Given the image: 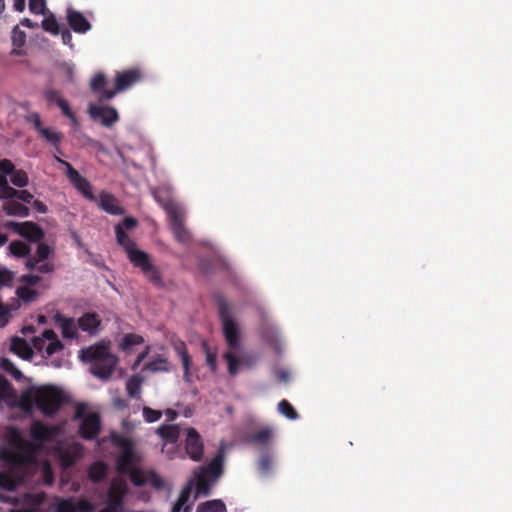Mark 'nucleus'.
Returning a JSON list of instances; mask_svg holds the SVG:
<instances>
[{
	"label": "nucleus",
	"instance_id": "61",
	"mask_svg": "<svg viewBox=\"0 0 512 512\" xmlns=\"http://www.w3.org/2000/svg\"><path fill=\"white\" fill-rule=\"evenodd\" d=\"M148 479V483L157 489H161L164 485L163 480L154 472L148 473Z\"/></svg>",
	"mask_w": 512,
	"mask_h": 512
},
{
	"label": "nucleus",
	"instance_id": "13",
	"mask_svg": "<svg viewBox=\"0 0 512 512\" xmlns=\"http://www.w3.org/2000/svg\"><path fill=\"white\" fill-rule=\"evenodd\" d=\"M185 450L193 461H200L204 452V445L200 434L193 427L186 429Z\"/></svg>",
	"mask_w": 512,
	"mask_h": 512
},
{
	"label": "nucleus",
	"instance_id": "62",
	"mask_svg": "<svg viewBox=\"0 0 512 512\" xmlns=\"http://www.w3.org/2000/svg\"><path fill=\"white\" fill-rule=\"evenodd\" d=\"M77 512H92L94 507L88 500L81 499L76 504Z\"/></svg>",
	"mask_w": 512,
	"mask_h": 512
},
{
	"label": "nucleus",
	"instance_id": "31",
	"mask_svg": "<svg viewBox=\"0 0 512 512\" xmlns=\"http://www.w3.org/2000/svg\"><path fill=\"white\" fill-rule=\"evenodd\" d=\"M16 391L11 382L3 375H0V401H15Z\"/></svg>",
	"mask_w": 512,
	"mask_h": 512
},
{
	"label": "nucleus",
	"instance_id": "39",
	"mask_svg": "<svg viewBox=\"0 0 512 512\" xmlns=\"http://www.w3.org/2000/svg\"><path fill=\"white\" fill-rule=\"evenodd\" d=\"M9 251L16 257H26L30 253V246L23 241H12L9 244Z\"/></svg>",
	"mask_w": 512,
	"mask_h": 512
},
{
	"label": "nucleus",
	"instance_id": "60",
	"mask_svg": "<svg viewBox=\"0 0 512 512\" xmlns=\"http://www.w3.org/2000/svg\"><path fill=\"white\" fill-rule=\"evenodd\" d=\"M14 198H17L24 203L30 204L33 200V195L27 190H16Z\"/></svg>",
	"mask_w": 512,
	"mask_h": 512
},
{
	"label": "nucleus",
	"instance_id": "6",
	"mask_svg": "<svg viewBox=\"0 0 512 512\" xmlns=\"http://www.w3.org/2000/svg\"><path fill=\"white\" fill-rule=\"evenodd\" d=\"M111 441L113 445L121 450V453L116 459V469L120 474H127V472L136 468L138 465V457L135 453L133 442L126 437L116 433L111 434Z\"/></svg>",
	"mask_w": 512,
	"mask_h": 512
},
{
	"label": "nucleus",
	"instance_id": "33",
	"mask_svg": "<svg viewBox=\"0 0 512 512\" xmlns=\"http://www.w3.org/2000/svg\"><path fill=\"white\" fill-rule=\"evenodd\" d=\"M196 512H227V508L222 500L214 499L200 503Z\"/></svg>",
	"mask_w": 512,
	"mask_h": 512
},
{
	"label": "nucleus",
	"instance_id": "10",
	"mask_svg": "<svg viewBox=\"0 0 512 512\" xmlns=\"http://www.w3.org/2000/svg\"><path fill=\"white\" fill-rule=\"evenodd\" d=\"M141 78L142 73L136 68L118 72L115 77L114 89L105 92L104 97L106 99H112L118 92H123L131 88L134 84L139 82Z\"/></svg>",
	"mask_w": 512,
	"mask_h": 512
},
{
	"label": "nucleus",
	"instance_id": "16",
	"mask_svg": "<svg viewBox=\"0 0 512 512\" xmlns=\"http://www.w3.org/2000/svg\"><path fill=\"white\" fill-rule=\"evenodd\" d=\"M59 432L57 425H46L41 421H34L30 429L32 439L38 442H49L58 436Z\"/></svg>",
	"mask_w": 512,
	"mask_h": 512
},
{
	"label": "nucleus",
	"instance_id": "53",
	"mask_svg": "<svg viewBox=\"0 0 512 512\" xmlns=\"http://www.w3.org/2000/svg\"><path fill=\"white\" fill-rule=\"evenodd\" d=\"M44 97L48 102L55 103L56 105L63 99L60 92L51 87L44 90Z\"/></svg>",
	"mask_w": 512,
	"mask_h": 512
},
{
	"label": "nucleus",
	"instance_id": "64",
	"mask_svg": "<svg viewBox=\"0 0 512 512\" xmlns=\"http://www.w3.org/2000/svg\"><path fill=\"white\" fill-rule=\"evenodd\" d=\"M13 280V275L7 270L0 271V285L7 286Z\"/></svg>",
	"mask_w": 512,
	"mask_h": 512
},
{
	"label": "nucleus",
	"instance_id": "35",
	"mask_svg": "<svg viewBox=\"0 0 512 512\" xmlns=\"http://www.w3.org/2000/svg\"><path fill=\"white\" fill-rule=\"evenodd\" d=\"M169 369V361L161 356L154 357L144 366V370L151 372H168Z\"/></svg>",
	"mask_w": 512,
	"mask_h": 512
},
{
	"label": "nucleus",
	"instance_id": "45",
	"mask_svg": "<svg viewBox=\"0 0 512 512\" xmlns=\"http://www.w3.org/2000/svg\"><path fill=\"white\" fill-rule=\"evenodd\" d=\"M11 183L17 187H25L28 185L29 178L24 170H14L11 174Z\"/></svg>",
	"mask_w": 512,
	"mask_h": 512
},
{
	"label": "nucleus",
	"instance_id": "51",
	"mask_svg": "<svg viewBox=\"0 0 512 512\" xmlns=\"http://www.w3.org/2000/svg\"><path fill=\"white\" fill-rule=\"evenodd\" d=\"M51 253L52 249L49 245L45 243H39L37 246L36 253L34 255L40 262H43L50 256Z\"/></svg>",
	"mask_w": 512,
	"mask_h": 512
},
{
	"label": "nucleus",
	"instance_id": "18",
	"mask_svg": "<svg viewBox=\"0 0 512 512\" xmlns=\"http://www.w3.org/2000/svg\"><path fill=\"white\" fill-rule=\"evenodd\" d=\"M115 234L117 243L125 250L127 258L130 262H132V259H134L135 255L138 256V253L144 252L137 248L135 241L128 236L122 225H116Z\"/></svg>",
	"mask_w": 512,
	"mask_h": 512
},
{
	"label": "nucleus",
	"instance_id": "34",
	"mask_svg": "<svg viewBox=\"0 0 512 512\" xmlns=\"http://www.w3.org/2000/svg\"><path fill=\"white\" fill-rule=\"evenodd\" d=\"M38 133L47 143L51 144L52 146L61 144L64 138L62 132L47 127L41 128Z\"/></svg>",
	"mask_w": 512,
	"mask_h": 512
},
{
	"label": "nucleus",
	"instance_id": "24",
	"mask_svg": "<svg viewBox=\"0 0 512 512\" xmlns=\"http://www.w3.org/2000/svg\"><path fill=\"white\" fill-rule=\"evenodd\" d=\"M156 433L166 442L174 444L180 437V426L163 424L157 428Z\"/></svg>",
	"mask_w": 512,
	"mask_h": 512
},
{
	"label": "nucleus",
	"instance_id": "25",
	"mask_svg": "<svg viewBox=\"0 0 512 512\" xmlns=\"http://www.w3.org/2000/svg\"><path fill=\"white\" fill-rule=\"evenodd\" d=\"M11 351L23 359H28L32 356V348L27 341L20 337H14L11 341Z\"/></svg>",
	"mask_w": 512,
	"mask_h": 512
},
{
	"label": "nucleus",
	"instance_id": "7",
	"mask_svg": "<svg viewBox=\"0 0 512 512\" xmlns=\"http://www.w3.org/2000/svg\"><path fill=\"white\" fill-rule=\"evenodd\" d=\"M74 419L80 420L79 435L85 440H93L101 430V420L97 413L85 415L84 407L79 405L76 408Z\"/></svg>",
	"mask_w": 512,
	"mask_h": 512
},
{
	"label": "nucleus",
	"instance_id": "42",
	"mask_svg": "<svg viewBox=\"0 0 512 512\" xmlns=\"http://www.w3.org/2000/svg\"><path fill=\"white\" fill-rule=\"evenodd\" d=\"M141 379L137 376L130 377L126 382V391L131 398H136L140 394Z\"/></svg>",
	"mask_w": 512,
	"mask_h": 512
},
{
	"label": "nucleus",
	"instance_id": "63",
	"mask_svg": "<svg viewBox=\"0 0 512 512\" xmlns=\"http://www.w3.org/2000/svg\"><path fill=\"white\" fill-rule=\"evenodd\" d=\"M29 462V458L27 456L16 454L11 459V465L13 467H21Z\"/></svg>",
	"mask_w": 512,
	"mask_h": 512
},
{
	"label": "nucleus",
	"instance_id": "3",
	"mask_svg": "<svg viewBox=\"0 0 512 512\" xmlns=\"http://www.w3.org/2000/svg\"><path fill=\"white\" fill-rule=\"evenodd\" d=\"M155 198L166 212L176 240L183 244L188 243L191 239V235L184 225V213L182 208L171 199H164L160 196H155Z\"/></svg>",
	"mask_w": 512,
	"mask_h": 512
},
{
	"label": "nucleus",
	"instance_id": "44",
	"mask_svg": "<svg viewBox=\"0 0 512 512\" xmlns=\"http://www.w3.org/2000/svg\"><path fill=\"white\" fill-rule=\"evenodd\" d=\"M202 348L206 355V364L212 372L217 370V354L211 351L209 345L204 341L202 342Z\"/></svg>",
	"mask_w": 512,
	"mask_h": 512
},
{
	"label": "nucleus",
	"instance_id": "11",
	"mask_svg": "<svg viewBox=\"0 0 512 512\" xmlns=\"http://www.w3.org/2000/svg\"><path fill=\"white\" fill-rule=\"evenodd\" d=\"M5 226L30 242H40L44 238L43 229L36 223L30 221L23 223L8 221Z\"/></svg>",
	"mask_w": 512,
	"mask_h": 512
},
{
	"label": "nucleus",
	"instance_id": "17",
	"mask_svg": "<svg viewBox=\"0 0 512 512\" xmlns=\"http://www.w3.org/2000/svg\"><path fill=\"white\" fill-rule=\"evenodd\" d=\"M274 435L275 432L272 427L264 426L246 433L244 440L246 443L253 446L268 447L271 444Z\"/></svg>",
	"mask_w": 512,
	"mask_h": 512
},
{
	"label": "nucleus",
	"instance_id": "32",
	"mask_svg": "<svg viewBox=\"0 0 512 512\" xmlns=\"http://www.w3.org/2000/svg\"><path fill=\"white\" fill-rule=\"evenodd\" d=\"M107 474V465L98 461L90 465L88 468V477L94 483L102 481Z\"/></svg>",
	"mask_w": 512,
	"mask_h": 512
},
{
	"label": "nucleus",
	"instance_id": "50",
	"mask_svg": "<svg viewBox=\"0 0 512 512\" xmlns=\"http://www.w3.org/2000/svg\"><path fill=\"white\" fill-rule=\"evenodd\" d=\"M142 413L144 420L148 423L156 422L162 417L160 410H155L147 406L143 407Z\"/></svg>",
	"mask_w": 512,
	"mask_h": 512
},
{
	"label": "nucleus",
	"instance_id": "27",
	"mask_svg": "<svg viewBox=\"0 0 512 512\" xmlns=\"http://www.w3.org/2000/svg\"><path fill=\"white\" fill-rule=\"evenodd\" d=\"M3 210L8 215L19 216V217H27L30 214V210L28 207L19 203L15 200H8L3 204Z\"/></svg>",
	"mask_w": 512,
	"mask_h": 512
},
{
	"label": "nucleus",
	"instance_id": "36",
	"mask_svg": "<svg viewBox=\"0 0 512 512\" xmlns=\"http://www.w3.org/2000/svg\"><path fill=\"white\" fill-rule=\"evenodd\" d=\"M126 475L129 476L130 481L135 486L140 487L148 484V474L142 469L138 468V466L132 469L131 471L127 472Z\"/></svg>",
	"mask_w": 512,
	"mask_h": 512
},
{
	"label": "nucleus",
	"instance_id": "5",
	"mask_svg": "<svg viewBox=\"0 0 512 512\" xmlns=\"http://www.w3.org/2000/svg\"><path fill=\"white\" fill-rule=\"evenodd\" d=\"M62 391L52 385L36 388V407L44 416L55 415L64 403Z\"/></svg>",
	"mask_w": 512,
	"mask_h": 512
},
{
	"label": "nucleus",
	"instance_id": "57",
	"mask_svg": "<svg viewBox=\"0 0 512 512\" xmlns=\"http://www.w3.org/2000/svg\"><path fill=\"white\" fill-rule=\"evenodd\" d=\"M43 482L48 486H51L54 483V473L48 463L43 467Z\"/></svg>",
	"mask_w": 512,
	"mask_h": 512
},
{
	"label": "nucleus",
	"instance_id": "12",
	"mask_svg": "<svg viewBox=\"0 0 512 512\" xmlns=\"http://www.w3.org/2000/svg\"><path fill=\"white\" fill-rule=\"evenodd\" d=\"M238 350H227L223 354V359L227 362L228 373L231 376H236L239 372L240 366L252 367L257 362V356L254 354H242L237 356Z\"/></svg>",
	"mask_w": 512,
	"mask_h": 512
},
{
	"label": "nucleus",
	"instance_id": "37",
	"mask_svg": "<svg viewBox=\"0 0 512 512\" xmlns=\"http://www.w3.org/2000/svg\"><path fill=\"white\" fill-rule=\"evenodd\" d=\"M53 337H55V332L52 329H46L42 332L40 336H36L32 339L33 347L41 352L45 350L47 346L46 342Z\"/></svg>",
	"mask_w": 512,
	"mask_h": 512
},
{
	"label": "nucleus",
	"instance_id": "29",
	"mask_svg": "<svg viewBox=\"0 0 512 512\" xmlns=\"http://www.w3.org/2000/svg\"><path fill=\"white\" fill-rule=\"evenodd\" d=\"M12 44L14 46V49L12 50L11 54L16 56H22L24 55V51L21 49L25 42H26V33L19 29L18 26H15L12 30Z\"/></svg>",
	"mask_w": 512,
	"mask_h": 512
},
{
	"label": "nucleus",
	"instance_id": "55",
	"mask_svg": "<svg viewBox=\"0 0 512 512\" xmlns=\"http://www.w3.org/2000/svg\"><path fill=\"white\" fill-rule=\"evenodd\" d=\"M15 170V165L9 159L0 160V173L2 175H11Z\"/></svg>",
	"mask_w": 512,
	"mask_h": 512
},
{
	"label": "nucleus",
	"instance_id": "30",
	"mask_svg": "<svg viewBox=\"0 0 512 512\" xmlns=\"http://www.w3.org/2000/svg\"><path fill=\"white\" fill-rule=\"evenodd\" d=\"M107 80L104 74L98 73L91 80L90 87L94 93L99 95V100H107L104 97L105 92L112 91V89H106Z\"/></svg>",
	"mask_w": 512,
	"mask_h": 512
},
{
	"label": "nucleus",
	"instance_id": "9",
	"mask_svg": "<svg viewBox=\"0 0 512 512\" xmlns=\"http://www.w3.org/2000/svg\"><path fill=\"white\" fill-rule=\"evenodd\" d=\"M55 160L61 165L66 167V176L71 184L87 199L94 200L92 193V186L90 182L83 177L69 162L61 159L57 155L54 156Z\"/></svg>",
	"mask_w": 512,
	"mask_h": 512
},
{
	"label": "nucleus",
	"instance_id": "8",
	"mask_svg": "<svg viewBox=\"0 0 512 512\" xmlns=\"http://www.w3.org/2000/svg\"><path fill=\"white\" fill-rule=\"evenodd\" d=\"M134 267L139 268L145 278L156 288H163L165 286L162 274L159 268L154 265L150 259V256L145 251L135 255L132 262Z\"/></svg>",
	"mask_w": 512,
	"mask_h": 512
},
{
	"label": "nucleus",
	"instance_id": "52",
	"mask_svg": "<svg viewBox=\"0 0 512 512\" xmlns=\"http://www.w3.org/2000/svg\"><path fill=\"white\" fill-rule=\"evenodd\" d=\"M29 10L34 14H44L46 10V0H29Z\"/></svg>",
	"mask_w": 512,
	"mask_h": 512
},
{
	"label": "nucleus",
	"instance_id": "38",
	"mask_svg": "<svg viewBox=\"0 0 512 512\" xmlns=\"http://www.w3.org/2000/svg\"><path fill=\"white\" fill-rule=\"evenodd\" d=\"M23 478L16 480L8 473L0 472V489L7 491H15L18 487L19 482H22Z\"/></svg>",
	"mask_w": 512,
	"mask_h": 512
},
{
	"label": "nucleus",
	"instance_id": "26",
	"mask_svg": "<svg viewBox=\"0 0 512 512\" xmlns=\"http://www.w3.org/2000/svg\"><path fill=\"white\" fill-rule=\"evenodd\" d=\"M17 406L24 412H31L36 406V388L27 389L19 397Z\"/></svg>",
	"mask_w": 512,
	"mask_h": 512
},
{
	"label": "nucleus",
	"instance_id": "46",
	"mask_svg": "<svg viewBox=\"0 0 512 512\" xmlns=\"http://www.w3.org/2000/svg\"><path fill=\"white\" fill-rule=\"evenodd\" d=\"M16 294L21 300L25 302L34 301L38 295V293L35 290L27 286L18 287L16 290Z\"/></svg>",
	"mask_w": 512,
	"mask_h": 512
},
{
	"label": "nucleus",
	"instance_id": "19",
	"mask_svg": "<svg viewBox=\"0 0 512 512\" xmlns=\"http://www.w3.org/2000/svg\"><path fill=\"white\" fill-rule=\"evenodd\" d=\"M193 485V480H190L186 486L182 488L171 512H192L193 503H189V500L193 490Z\"/></svg>",
	"mask_w": 512,
	"mask_h": 512
},
{
	"label": "nucleus",
	"instance_id": "14",
	"mask_svg": "<svg viewBox=\"0 0 512 512\" xmlns=\"http://www.w3.org/2000/svg\"><path fill=\"white\" fill-rule=\"evenodd\" d=\"M127 493V484L124 480L112 481L108 490L107 508L118 512L123 506V498Z\"/></svg>",
	"mask_w": 512,
	"mask_h": 512
},
{
	"label": "nucleus",
	"instance_id": "54",
	"mask_svg": "<svg viewBox=\"0 0 512 512\" xmlns=\"http://www.w3.org/2000/svg\"><path fill=\"white\" fill-rule=\"evenodd\" d=\"M26 121L33 124L34 129L39 132L41 128L44 126L42 125L41 117L37 112H32L26 116Z\"/></svg>",
	"mask_w": 512,
	"mask_h": 512
},
{
	"label": "nucleus",
	"instance_id": "21",
	"mask_svg": "<svg viewBox=\"0 0 512 512\" xmlns=\"http://www.w3.org/2000/svg\"><path fill=\"white\" fill-rule=\"evenodd\" d=\"M99 206L111 215H122L125 213V209L119 204L118 199L110 193L102 192L100 194Z\"/></svg>",
	"mask_w": 512,
	"mask_h": 512
},
{
	"label": "nucleus",
	"instance_id": "56",
	"mask_svg": "<svg viewBox=\"0 0 512 512\" xmlns=\"http://www.w3.org/2000/svg\"><path fill=\"white\" fill-rule=\"evenodd\" d=\"M15 193L16 189L9 186L8 183L0 187V199L12 200Z\"/></svg>",
	"mask_w": 512,
	"mask_h": 512
},
{
	"label": "nucleus",
	"instance_id": "22",
	"mask_svg": "<svg viewBox=\"0 0 512 512\" xmlns=\"http://www.w3.org/2000/svg\"><path fill=\"white\" fill-rule=\"evenodd\" d=\"M172 347L176 354L180 357L183 371H184V379L186 381H190V367L192 363L191 356L188 353L186 344L182 340H175L172 342Z\"/></svg>",
	"mask_w": 512,
	"mask_h": 512
},
{
	"label": "nucleus",
	"instance_id": "4",
	"mask_svg": "<svg viewBox=\"0 0 512 512\" xmlns=\"http://www.w3.org/2000/svg\"><path fill=\"white\" fill-rule=\"evenodd\" d=\"M218 314L222 322L223 334L227 342L228 350H239L240 338L237 324L232 317V307L222 296L218 297Z\"/></svg>",
	"mask_w": 512,
	"mask_h": 512
},
{
	"label": "nucleus",
	"instance_id": "41",
	"mask_svg": "<svg viewBox=\"0 0 512 512\" xmlns=\"http://www.w3.org/2000/svg\"><path fill=\"white\" fill-rule=\"evenodd\" d=\"M278 412L290 420H296L299 415L294 407L285 399L278 403Z\"/></svg>",
	"mask_w": 512,
	"mask_h": 512
},
{
	"label": "nucleus",
	"instance_id": "48",
	"mask_svg": "<svg viewBox=\"0 0 512 512\" xmlns=\"http://www.w3.org/2000/svg\"><path fill=\"white\" fill-rule=\"evenodd\" d=\"M272 457L268 454H262L258 462V470L262 475H267L272 468Z\"/></svg>",
	"mask_w": 512,
	"mask_h": 512
},
{
	"label": "nucleus",
	"instance_id": "20",
	"mask_svg": "<svg viewBox=\"0 0 512 512\" xmlns=\"http://www.w3.org/2000/svg\"><path fill=\"white\" fill-rule=\"evenodd\" d=\"M67 22L76 33H86L91 29L90 22L81 12L76 10L69 9L67 11Z\"/></svg>",
	"mask_w": 512,
	"mask_h": 512
},
{
	"label": "nucleus",
	"instance_id": "23",
	"mask_svg": "<svg viewBox=\"0 0 512 512\" xmlns=\"http://www.w3.org/2000/svg\"><path fill=\"white\" fill-rule=\"evenodd\" d=\"M100 324L101 319L96 313L87 312L78 319L79 328L89 334H96Z\"/></svg>",
	"mask_w": 512,
	"mask_h": 512
},
{
	"label": "nucleus",
	"instance_id": "15",
	"mask_svg": "<svg viewBox=\"0 0 512 512\" xmlns=\"http://www.w3.org/2000/svg\"><path fill=\"white\" fill-rule=\"evenodd\" d=\"M89 114L105 127H111L119 120L117 110L111 106L90 105Z\"/></svg>",
	"mask_w": 512,
	"mask_h": 512
},
{
	"label": "nucleus",
	"instance_id": "49",
	"mask_svg": "<svg viewBox=\"0 0 512 512\" xmlns=\"http://www.w3.org/2000/svg\"><path fill=\"white\" fill-rule=\"evenodd\" d=\"M48 342L49 343L47 344V346L45 348V353H46V356H48V357L61 351L64 348L62 342L58 339L56 334H55V337L50 338V340Z\"/></svg>",
	"mask_w": 512,
	"mask_h": 512
},
{
	"label": "nucleus",
	"instance_id": "40",
	"mask_svg": "<svg viewBox=\"0 0 512 512\" xmlns=\"http://www.w3.org/2000/svg\"><path fill=\"white\" fill-rule=\"evenodd\" d=\"M144 342V338L141 335L135 333L125 334L120 343V348L122 350H128L132 346L140 345Z\"/></svg>",
	"mask_w": 512,
	"mask_h": 512
},
{
	"label": "nucleus",
	"instance_id": "58",
	"mask_svg": "<svg viewBox=\"0 0 512 512\" xmlns=\"http://www.w3.org/2000/svg\"><path fill=\"white\" fill-rule=\"evenodd\" d=\"M57 106L61 109L63 115H65L66 117H68L69 119H71L73 121H76V117H75L73 111L71 110L69 103L65 99H62L57 104Z\"/></svg>",
	"mask_w": 512,
	"mask_h": 512
},
{
	"label": "nucleus",
	"instance_id": "59",
	"mask_svg": "<svg viewBox=\"0 0 512 512\" xmlns=\"http://www.w3.org/2000/svg\"><path fill=\"white\" fill-rule=\"evenodd\" d=\"M20 281L25 284V286H35L41 281V277L33 274L22 275Z\"/></svg>",
	"mask_w": 512,
	"mask_h": 512
},
{
	"label": "nucleus",
	"instance_id": "28",
	"mask_svg": "<svg viewBox=\"0 0 512 512\" xmlns=\"http://www.w3.org/2000/svg\"><path fill=\"white\" fill-rule=\"evenodd\" d=\"M56 321L59 323L62 335L64 338L73 339L77 336V327L72 318H64L61 315L56 316Z\"/></svg>",
	"mask_w": 512,
	"mask_h": 512
},
{
	"label": "nucleus",
	"instance_id": "43",
	"mask_svg": "<svg viewBox=\"0 0 512 512\" xmlns=\"http://www.w3.org/2000/svg\"><path fill=\"white\" fill-rule=\"evenodd\" d=\"M42 28L51 34L57 35L60 33V26L53 14L45 17L42 21Z\"/></svg>",
	"mask_w": 512,
	"mask_h": 512
},
{
	"label": "nucleus",
	"instance_id": "2",
	"mask_svg": "<svg viewBox=\"0 0 512 512\" xmlns=\"http://www.w3.org/2000/svg\"><path fill=\"white\" fill-rule=\"evenodd\" d=\"M223 461V455L219 452L208 465L202 466L199 472L195 474L196 482H193L195 499L200 496L207 497L211 494L213 485L223 473Z\"/></svg>",
	"mask_w": 512,
	"mask_h": 512
},
{
	"label": "nucleus",
	"instance_id": "47",
	"mask_svg": "<svg viewBox=\"0 0 512 512\" xmlns=\"http://www.w3.org/2000/svg\"><path fill=\"white\" fill-rule=\"evenodd\" d=\"M57 512H77L76 503L72 498L58 499L56 504Z\"/></svg>",
	"mask_w": 512,
	"mask_h": 512
},
{
	"label": "nucleus",
	"instance_id": "1",
	"mask_svg": "<svg viewBox=\"0 0 512 512\" xmlns=\"http://www.w3.org/2000/svg\"><path fill=\"white\" fill-rule=\"evenodd\" d=\"M80 359L90 363V372L101 380H108L113 374L118 358L111 353L106 344H96L80 351Z\"/></svg>",
	"mask_w": 512,
	"mask_h": 512
}]
</instances>
